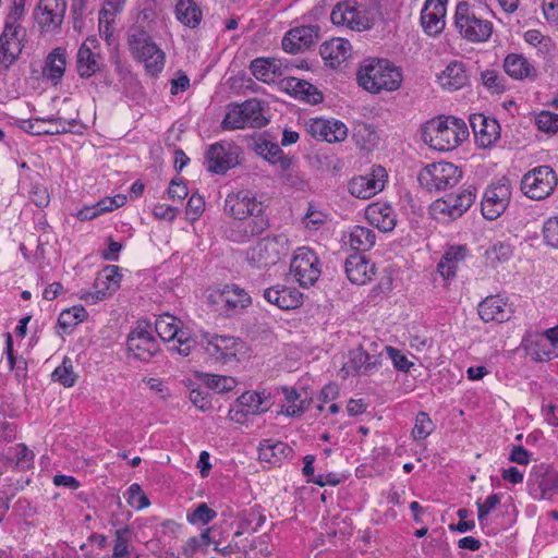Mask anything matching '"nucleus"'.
Returning <instances> with one entry per match:
<instances>
[{
  "mask_svg": "<svg viewBox=\"0 0 558 558\" xmlns=\"http://www.w3.org/2000/svg\"><path fill=\"white\" fill-rule=\"evenodd\" d=\"M263 298L282 311L294 310L303 302V295L293 287L276 284L264 289Z\"/></svg>",
  "mask_w": 558,
  "mask_h": 558,
  "instance_id": "obj_24",
  "label": "nucleus"
},
{
  "mask_svg": "<svg viewBox=\"0 0 558 558\" xmlns=\"http://www.w3.org/2000/svg\"><path fill=\"white\" fill-rule=\"evenodd\" d=\"M330 20L335 25L363 32L373 27L375 16L371 10L357 5L354 1H343L332 9Z\"/></svg>",
  "mask_w": 558,
  "mask_h": 558,
  "instance_id": "obj_10",
  "label": "nucleus"
},
{
  "mask_svg": "<svg viewBox=\"0 0 558 558\" xmlns=\"http://www.w3.org/2000/svg\"><path fill=\"white\" fill-rule=\"evenodd\" d=\"M381 365L380 354H369L361 347L353 349L349 353V361L343 366L347 374L368 375Z\"/></svg>",
  "mask_w": 558,
  "mask_h": 558,
  "instance_id": "obj_27",
  "label": "nucleus"
},
{
  "mask_svg": "<svg viewBox=\"0 0 558 558\" xmlns=\"http://www.w3.org/2000/svg\"><path fill=\"white\" fill-rule=\"evenodd\" d=\"M475 198L476 189L470 185L458 193L434 201L429 206V213L437 220H456L472 206Z\"/></svg>",
  "mask_w": 558,
  "mask_h": 558,
  "instance_id": "obj_7",
  "label": "nucleus"
},
{
  "mask_svg": "<svg viewBox=\"0 0 558 558\" xmlns=\"http://www.w3.org/2000/svg\"><path fill=\"white\" fill-rule=\"evenodd\" d=\"M367 221L383 232L392 231L396 227V215L391 206L375 203L365 210Z\"/></svg>",
  "mask_w": 558,
  "mask_h": 558,
  "instance_id": "obj_34",
  "label": "nucleus"
},
{
  "mask_svg": "<svg viewBox=\"0 0 558 558\" xmlns=\"http://www.w3.org/2000/svg\"><path fill=\"white\" fill-rule=\"evenodd\" d=\"M126 500L136 510H142L149 506V500L138 484H132L129 487Z\"/></svg>",
  "mask_w": 558,
  "mask_h": 558,
  "instance_id": "obj_54",
  "label": "nucleus"
},
{
  "mask_svg": "<svg viewBox=\"0 0 558 558\" xmlns=\"http://www.w3.org/2000/svg\"><path fill=\"white\" fill-rule=\"evenodd\" d=\"M175 15L178 21L191 28L197 27L202 21V11L193 0H179Z\"/></svg>",
  "mask_w": 558,
  "mask_h": 558,
  "instance_id": "obj_41",
  "label": "nucleus"
},
{
  "mask_svg": "<svg viewBox=\"0 0 558 558\" xmlns=\"http://www.w3.org/2000/svg\"><path fill=\"white\" fill-rule=\"evenodd\" d=\"M527 487L533 499L551 500L558 495V471L544 464L533 466Z\"/></svg>",
  "mask_w": 558,
  "mask_h": 558,
  "instance_id": "obj_12",
  "label": "nucleus"
},
{
  "mask_svg": "<svg viewBox=\"0 0 558 558\" xmlns=\"http://www.w3.org/2000/svg\"><path fill=\"white\" fill-rule=\"evenodd\" d=\"M307 132L318 141L328 143L342 142L348 136V128L338 120L312 119Z\"/></svg>",
  "mask_w": 558,
  "mask_h": 558,
  "instance_id": "obj_23",
  "label": "nucleus"
},
{
  "mask_svg": "<svg viewBox=\"0 0 558 558\" xmlns=\"http://www.w3.org/2000/svg\"><path fill=\"white\" fill-rule=\"evenodd\" d=\"M558 178L549 166H538L527 171L521 180L522 193L531 199H545L557 186Z\"/></svg>",
  "mask_w": 558,
  "mask_h": 558,
  "instance_id": "obj_9",
  "label": "nucleus"
},
{
  "mask_svg": "<svg viewBox=\"0 0 558 558\" xmlns=\"http://www.w3.org/2000/svg\"><path fill=\"white\" fill-rule=\"evenodd\" d=\"M345 274L348 279L354 284H366L375 275V264L371 263L365 256L353 254L345 260Z\"/></svg>",
  "mask_w": 558,
  "mask_h": 558,
  "instance_id": "obj_31",
  "label": "nucleus"
},
{
  "mask_svg": "<svg viewBox=\"0 0 558 558\" xmlns=\"http://www.w3.org/2000/svg\"><path fill=\"white\" fill-rule=\"evenodd\" d=\"M240 147L228 142L210 145L205 154V166L209 172L223 174L239 163Z\"/></svg>",
  "mask_w": 558,
  "mask_h": 558,
  "instance_id": "obj_14",
  "label": "nucleus"
},
{
  "mask_svg": "<svg viewBox=\"0 0 558 558\" xmlns=\"http://www.w3.org/2000/svg\"><path fill=\"white\" fill-rule=\"evenodd\" d=\"M438 81L442 88L454 92L469 84V75L462 62L452 61L438 76Z\"/></svg>",
  "mask_w": 558,
  "mask_h": 558,
  "instance_id": "obj_36",
  "label": "nucleus"
},
{
  "mask_svg": "<svg viewBox=\"0 0 558 558\" xmlns=\"http://www.w3.org/2000/svg\"><path fill=\"white\" fill-rule=\"evenodd\" d=\"M292 454V448L283 441L264 439L258 446L259 460L272 465H280L282 461L290 459Z\"/></svg>",
  "mask_w": 558,
  "mask_h": 558,
  "instance_id": "obj_35",
  "label": "nucleus"
},
{
  "mask_svg": "<svg viewBox=\"0 0 558 558\" xmlns=\"http://www.w3.org/2000/svg\"><path fill=\"white\" fill-rule=\"evenodd\" d=\"M206 385L208 388L221 393L232 390L236 386V380L230 376L207 374Z\"/></svg>",
  "mask_w": 558,
  "mask_h": 558,
  "instance_id": "obj_50",
  "label": "nucleus"
},
{
  "mask_svg": "<svg viewBox=\"0 0 558 558\" xmlns=\"http://www.w3.org/2000/svg\"><path fill=\"white\" fill-rule=\"evenodd\" d=\"M434 424L425 412H418L415 418V425L412 435L415 439H425L433 432Z\"/></svg>",
  "mask_w": 558,
  "mask_h": 558,
  "instance_id": "obj_52",
  "label": "nucleus"
},
{
  "mask_svg": "<svg viewBox=\"0 0 558 558\" xmlns=\"http://www.w3.org/2000/svg\"><path fill=\"white\" fill-rule=\"evenodd\" d=\"M65 12V0H40L35 11V20L44 32H53L61 26Z\"/></svg>",
  "mask_w": 558,
  "mask_h": 558,
  "instance_id": "obj_20",
  "label": "nucleus"
},
{
  "mask_svg": "<svg viewBox=\"0 0 558 558\" xmlns=\"http://www.w3.org/2000/svg\"><path fill=\"white\" fill-rule=\"evenodd\" d=\"M290 272L301 287H312L322 274L318 256L310 247H299L291 260Z\"/></svg>",
  "mask_w": 558,
  "mask_h": 558,
  "instance_id": "obj_11",
  "label": "nucleus"
},
{
  "mask_svg": "<svg viewBox=\"0 0 558 558\" xmlns=\"http://www.w3.org/2000/svg\"><path fill=\"white\" fill-rule=\"evenodd\" d=\"M260 507L255 506L251 508L250 511L242 514V526L246 527L251 525L253 522L255 523V526L253 527L254 531L257 530V527L262 526L265 522V517L259 511Z\"/></svg>",
  "mask_w": 558,
  "mask_h": 558,
  "instance_id": "obj_63",
  "label": "nucleus"
},
{
  "mask_svg": "<svg viewBox=\"0 0 558 558\" xmlns=\"http://www.w3.org/2000/svg\"><path fill=\"white\" fill-rule=\"evenodd\" d=\"M319 52L326 64L338 68L351 53V44L343 38H332L320 45Z\"/></svg>",
  "mask_w": 558,
  "mask_h": 558,
  "instance_id": "obj_32",
  "label": "nucleus"
},
{
  "mask_svg": "<svg viewBox=\"0 0 558 558\" xmlns=\"http://www.w3.org/2000/svg\"><path fill=\"white\" fill-rule=\"evenodd\" d=\"M170 350L177 351L180 355L187 356L191 354L196 342L190 337L189 332L178 326V333L175 335L174 341H170Z\"/></svg>",
  "mask_w": 558,
  "mask_h": 558,
  "instance_id": "obj_49",
  "label": "nucleus"
},
{
  "mask_svg": "<svg viewBox=\"0 0 558 558\" xmlns=\"http://www.w3.org/2000/svg\"><path fill=\"white\" fill-rule=\"evenodd\" d=\"M510 198L511 187L507 181L489 185L481 203L483 217L487 220L500 217L507 209Z\"/></svg>",
  "mask_w": 558,
  "mask_h": 558,
  "instance_id": "obj_15",
  "label": "nucleus"
},
{
  "mask_svg": "<svg viewBox=\"0 0 558 558\" xmlns=\"http://www.w3.org/2000/svg\"><path fill=\"white\" fill-rule=\"evenodd\" d=\"M317 27L313 25L295 27L282 39V48L289 53H299L310 48L317 39Z\"/></svg>",
  "mask_w": 558,
  "mask_h": 558,
  "instance_id": "obj_28",
  "label": "nucleus"
},
{
  "mask_svg": "<svg viewBox=\"0 0 558 558\" xmlns=\"http://www.w3.org/2000/svg\"><path fill=\"white\" fill-rule=\"evenodd\" d=\"M267 124L263 114L262 104L256 98L245 100L243 104L230 105L221 126L225 130L244 128H262Z\"/></svg>",
  "mask_w": 558,
  "mask_h": 558,
  "instance_id": "obj_8",
  "label": "nucleus"
},
{
  "mask_svg": "<svg viewBox=\"0 0 558 558\" xmlns=\"http://www.w3.org/2000/svg\"><path fill=\"white\" fill-rule=\"evenodd\" d=\"M52 379L60 383L64 387H72L77 375L73 371L72 361L70 357H64L62 364L52 372Z\"/></svg>",
  "mask_w": 558,
  "mask_h": 558,
  "instance_id": "obj_47",
  "label": "nucleus"
},
{
  "mask_svg": "<svg viewBox=\"0 0 558 558\" xmlns=\"http://www.w3.org/2000/svg\"><path fill=\"white\" fill-rule=\"evenodd\" d=\"M31 201L38 207H47L50 203V195L47 187L40 184H33L29 191Z\"/></svg>",
  "mask_w": 558,
  "mask_h": 558,
  "instance_id": "obj_59",
  "label": "nucleus"
},
{
  "mask_svg": "<svg viewBox=\"0 0 558 558\" xmlns=\"http://www.w3.org/2000/svg\"><path fill=\"white\" fill-rule=\"evenodd\" d=\"M255 149L258 155L269 162L274 165L278 163L282 171H287L292 163V159L283 155L278 144L263 141L262 143L256 144Z\"/></svg>",
  "mask_w": 558,
  "mask_h": 558,
  "instance_id": "obj_40",
  "label": "nucleus"
},
{
  "mask_svg": "<svg viewBox=\"0 0 558 558\" xmlns=\"http://www.w3.org/2000/svg\"><path fill=\"white\" fill-rule=\"evenodd\" d=\"M121 277L118 266H107L96 278L97 290L94 298L104 300L108 294L114 292L120 287Z\"/></svg>",
  "mask_w": 558,
  "mask_h": 558,
  "instance_id": "obj_39",
  "label": "nucleus"
},
{
  "mask_svg": "<svg viewBox=\"0 0 558 558\" xmlns=\"http://www.w3.org/2000/svg\"><path fill=\"white\" fill-rule=\"evenodd\" d=\"M78 125L77 118L65 119L62 117L36 118L23 121V130L32 135H57L75 132Z\"/></svg>",
  "mask_w": 558,
  "mask_h": 558,
  "instance_id": "obj_17",
  "label": "nucleus"
},
{
  "mask_svg": "<svg viewBox=\"0 0 558 558\" xmlns=\"http://www.w3.org/2000/svg\"><path fill=\"white\" fill-rule=\"evenodd\" d=\"M487 255L492 260L505 262L512 255V248L507 243L498 242L487 251Z\"/></svg>",
  "mask_w": 558,
  "mask_h": 558,
  "instance_id": "obj_60",
  "label": "nucleus"
},
{
  "mask_svg": "<svg viewBox=\"0 0 558 558\" xmlns=\"http://www.w3.org/2000/svg\"><path fill=\"white\" fill-rule=\"evenodd\" d=\"M65 65V50L56 48L47 57L44 75L58 83L64 74Z\"/></svg>",
  "mask_w": 558,
  "mask_h": 558,
  "instance_id": "obj_43",
  "label": "nucleus"
},
{
  "mask_svg": "<svg viewBox=\"0 0 558 558\" xmlns=\"http://www.w3.org/2000/svg\"><path fill=\"white\" fill-rule=\"evenodd\" d=\"M216 515L217 513L215 510L209 508L207 504L202 502L196 507L195 510H193L191 513H187V521L191 524H207L214 520Z\"/></svg>",
  "mask_w": 558,
  "mask_h": 558,
  "instance_id": "obj_53",
  "label": "nucleus"
},
{
  "mask_svg": "<svg viewBox=\"0 0 558 558\" xmlns=\"http://www.w3.org/2000/svg\"><path fill=\"white\" fill-rule=\"evenodd\" d=\"M129 533V529L118 530L116 532V541L113 547V557L122 558L129 555L128 541L124 538V534Z\"/></svg>",
  "mask_w": 558,
  "mask_h": 558,
  "instance_id": "obj_64",
  "label": "nucleus"
},
{
  "mask_svg": "<svg viewBox=\"0 0 558 558\" xmlns=\"http://www.w3.org/2000/svg\"><path fill=\"white\" fill-rule=\"evenodd\" d=\"M87 316V312L83 306H73L63 311L58 318V324L62 329L76 326L82 323Z\"/></svg>",
  "mask_w": 558,
  "mask_h": 558,
  "instance_id": "obj_48",
  "label": "nucleus"
},
{
  "mask_svg": "<svg viewBox=\"0 0 558 558\" xmlns=\"http://www.w3.org/2000/svg\"><path fill=\"white\" fill-rule=\"evenodd\" d=\"M126 202V196L122 194H118L113 197H105L100 199L96 205L98 207V213L104 214L107 211H111L116 208L122 207Z\"/></svg>",
  "mask_w": 558,
  "mask_h": 558,
  "instance_id": "obj_61",
  "label": "nucleus"
},
{
  "mask_svg": "<svg viewBox=\"0 0 558 558\" xmlns=\"http://www.w3.org/2000/svg\"><path fill=\"white\" fill-rule=\"evenodd\" d=\"M99 41L95 36L87 37L76 54V70L82 78H89L102 68V58L98 51Z\"/></svg>",
  "mask_w": 558,
  "mask_h": 558,
  "instance_id": "obj_18",
  "label": "nucleus"
},
{
  "mask_svg": "<svg viewBox=\"0 0 558 558\" xmlns=\"http://www.w3.org/2000/svg\"><path fill=\"white\" fill-rule=\"evenodd\" d=\"M535 124L539 131L555 134L558 132V114L543 110L536 116Z\"/></svg>",
  "mask_w": 558,
  "mask_h": 558,
  "instance_id": "obj_51",
  "label": "nucleus"
},
{
  "mask_svg": "<svg viewBox=\"0 0 558 558\" xmlns=\"http://www.w3.org/2000/svg\"><path fill=\"white\" fill-rule=\"evenodd\" d=\"M401 70L387 59H368L357 71L359 85L372 94L395 92L400 88Z\"/></svg>",
  "mask_w": 558,
  "mask_h": 558,
  "instance_id": "obj_2",
  "label": "nucleus"
},
{
  "mask_svg": "<svg viewBox=\"0 0 558 558\" xmlns=\"http://www.w3.org/2000/svg\"><path fill=\"white\" fill-rule=\"evenodd\" d=\"M512 308L499 295H490L478 304V315L485 322L504 323L511 318Z\"/></svg>",
  "mask_w": 558,
  "mask_h": 558,
  "instance_id": "obj_29",
  "label": "nucleus"
},
{
  "mask_svg": "<svg viewBox=\"0 0 558 558\" xmlns=\"http://www.w3.org/2000/svg\"><path fill=\"white\" fill-rule=\"evenodd\" d=\"M204 339H206L204 345L206 353L223 364L238 362V355L246 349L245 342L233 336L213 335L208 337L206 333Z\"/></svg>",
  "mask_w": 558,
  "mask_h": 558,
  "instance_id": "obj_13",
  "label": "nucleus"
},
{
  "mask_svg": "<svg viewBox=\"0 0 558 558\" xmlns=\"http://www.w3.org/2000/svg\"><path fill=\"white\" fill-rule=\"evenodd\" d=\"M453 24L459 35L473 44L487 41L494 29L493 23L482 16L480 8L468 1L457 3Z\"/></svg>",
  "mask_w": 558,
  "mask_h": 558,
  "instance_id": "obj_4",
  "label": "nucleus"
},
{
  "mask_svg": "<svg viewBox=\"0 0 558 558\" xmlns=\"http://www.w3.org/2000/svg\"><path fill=\"white\" fill-rule=\"evenodd\" d=\"M280 246L277 238H264L247 251V260L257 268L275 265L280 259Z\"/></svg>",
  "mask_w": 558,
  "mask_h": 558,
  "instance_id": "obj_22",
  "label": "nucleus"
},
{
  "mask_svg": "<svg viewBox=\"0 0 558 558\" xmlns=\"http://www.w3.org/2000/svg\"><path fill=\"white\" fill-rule=\"evenodd\" d=\"M462 179V170L446 161L433 162L421 169L417 180L428 192H442L456 186Z\"/></svg>",
  "mask_w": 558,
  "mask_h": 558,
  "instance_id": "obj_6",
  "label": "nucleus"
},
{
  "mask_svg": "<svg viewBox=\"0 0 558 558\" xmlns=\"http://www.w3.org/2000/svg\"><path fill=\"white\" fill-rule=\"evenodd\" d=\"M210 298L214 299V303L219 306L221 313L228 317L250 306L252 303L248 293L236 284L226 286Z\"/></svg>",
  "mask_w": 558,
  "mask_h": 558,
  "instance_id": "obj_19",
  "label": "nucleus"
},
{
  "mask_svg": "<svg viewBox=\"0 0 558 558\" xmlns=\"http://www.w3.org/2000/svg\"><path fill=\"white\" fill-rule=\"evenodd\" d=\"M282 85L291 96L308 104L315 105L323 100V96L317 88L306 81L288 77L282 81Z\"/></svg>",
  "mask_w": 558,
  "mask_h": 558,
  "instance_id": "obj_38",
  "label": "nucleus"
},
{
  "mask_svg": "<svg viewBox=\"0 0 558 558\" xmlns=\"http://www.w3.org/2000/svg\"><path fill=\"white\" fill-rule=\"evenodd\" d=\"M236 400L238 403L245 409V412L251 413L252 415L262 414L270 408L269 398L257 391H246Z\"/></svg>",
  "mask_w": 558,
  "mask_h": 558,
  "instance_id": "obj_42",
  "label": "nucleus"
},
{
  "mask_svg": "<svg viewBox=\"0 0 558 558\" xmlns=\"http://www.w3.org/2000/svg\"><path fill=\"white\" fill-rule=\"evenodd\" d=\"M225 213L236 220L250 219L244 229L250 236L260 234L269 226L264 204L248 190L229 193L225 199Z\"/></svg>",
  "mask_w": 558,
  "mask_h": 558,
  "instance_id": "obj_1",
  "label": "nucleus"
},
{
  "mask_svg": "<svg viewBox=\"0 0 558 558\" xmlns=\"http://www.w3.org/2000/svg\"><path fill=\"white\" fill-rule=\"evenodd\" d=\"M132 56L144 63L146 72L157 76L165 68L166 54L142 27H132L128 34Z\"/></svg>",
  "mask_w": 558,
  "mask_h": 558,
  "instance_id": "obj_5",
  "label": "nucleus"
},
{
  "mask_svg": "<svg viewBox=\"0 0 558 558\" xmlns=\"http://www.w3.org/2000/svg\"><path fill=\"white\" fill-rule=\"evenodd\" d=\"M446 8L440 1H425L421 11V25L429 36H436L445 28Z\"/></svg>",
  "mask_w": 558,
  "mask_h": 558,
  "instance_id": "obj_30",
  "label": "nucleus"
},
{
  "mask_svg": "<svg viewBox=\"0 0 558 558\" xmlns=\"http://www.w3.org/2000/svg\"><path fill=\"white\" fill-rule=\"evenodd\" d=\"M205 202L198 194H193L187 201L186 215L192 220H196L204 211Z\"/></svg>",
  "mask_w": 558,
  "mask_h": 558,
  "instance_id": "obj_62",
  "label": "nucleus"
},
{
  "mask_svg": "<svg viewBox=\"0 0 558 558\" xmlns=\"http://www.w3.org/2000/svg\"><path fill=\"white\" fill-rule=\"evenodd\" d=\"M385 350L392 361L393 366L401 372H409L410 367L413 366V363L408 360V357L400 352V350L393 347H385Z\"/></svg>",
  "mask_w": 558,
  "mask_h": 558,
  "instance_id": "obj_56",
  "label": "nucleus"
},
{
  "mask_svg": "<svg viewBox=\"0 0 558 558\" xmlns=\"http://www.w3.org/2000/svg\"><path fill=\"white\" fill-rule=\"evenodd\" d=\"M252 74L264 83H275L282 75V63L276 58H257L251 62Z\"/></svg>",
  "mask_w": 558,
  "mask_h": 558,
  "instance_id": "obj_37",
  "label": "nucleus"
},
{
  "mask_svg": "<svg viewBox=\"0 0 558 558\" xmlns=\"http://www.w3.org/2000/svg\"><path fill=\"white\" fill-rule=\"evenodd\" d=\"M469 136L465 122L454 117L429 120L422 130V138L432 148L447 151L456 148Z\"/></svg>",
  "mask_w": 558,
  "mask_h": 558,
  "instance_id": "obj_3",
  "label": "nucleus"
},
{
  "mask_svg": "<svg viewBox=\"0 0 558 558\" xmlns=\"http://www.w3.org/2000/svg\"><path fill=\"white\" fill-rule=\"evenodd\" d=\"M181 322L169 313L159 315L155 322V330L163 341H174Z\"/></svg>",
  "mask_w": 558,
  "mask_h": 558,
  "instance_id": "obj_45",
  "label": "nucleus"
},
{
  "mask_svg": "<svg viewBox=\"0 0 558 558\" xmlns=\"http://www.w3.org/2000/svg\"><path fill=\"white\" fill-rule=\"evenodd\" d=\"M375 240L374 231L366 227L354 226L349 233V244L352 250L357 252L371 250L375 244Z\"/></svg>",
  "mask_w": 558,
  "mask_h": 558,
  "instance_id": "obj_44",
  "label": "nucleus"
},
{
  "mask_svg": "<svg viewBox=\"0 0 558 558\" xmlns=\"http://www.w3.org/2000/svg\"><path fill=\"white\" fill-rule=\"evenodd\" d=\"M25 29L19 23L5 20L4 29L0 35V63L9 68L21 54Z\"/></svg>",
  "mask_w": 558,
  "mask_h": 558,
  "instance_id": "obj_16",
  "label": "nucleus"
},
{
  "mask_svg": "<svg viewBox=\"0 0 558 558\" xmlns=\"http://www.w3.org/2000/svg\"><path fill=\"white\" fill-rule=\"evenodd\" d=\"M543 234L545 242L555 247L558 248V216L554 218H549L543 228Z\"/></svg>",
  "mask_w": 558,
  "mask_h": 558,
  "instance_id": "obj_58",
  "label": "nucleus"
},
{
  "mask_svg": "<svg viewBox=\"0 0 558 558\" xmlns=\"http://www.w3.org/2000/svg\"><path fill=\"white\" fill-rule=\"evenodd\" d=\"M500 496L498 494L489 495L484 502L477 501V518L482 523L487 515L500 504Z\"/></svg>",
  "mask_w": 558,
  "mask_h": 558,
  "instance_id": "obj_57",
  "label": "nucleus"
},
{
  "mask_svg": "<svg viewBox=\"0 0 558 558\" xmlns=\"http://www.w3.org/2000/svg\"><path fill=\"white\" fill-rule=\"evenodd\" d=\"M506 73L514 80L534 81L537 75V69L521 53H509L504 60Z\"/></svg>",
  "mask_w": 558,
  "mask_h": 558,
  "instance_id": "obj_33",
  "label": "nucleus"
},
{
  "mask_svg": "<svg viewBox=\"0 0 558 558\" xmlns=\"http://www.w3.org/2000/svg\"><path fill=\"white\" fill-rule=\"evenodd\" d=\"M128 350L140 361L148 362L158 351L154 336L144 327L137 326L128 337Z\"/></svg>",
  "mask_w": 558,
  "mask_h": 558,
  "instance_id": "obj_21",
  "label": "nucleus"
},
{
  "mask_svg": "<svg viewBox=\"0 0 558 558\" xmlns=\"http://www.w3.org/2000/svg\"><path fill=\"white\" fill-rule=\"evenodd\" d=\"M328 220V215L318 209L315 205L310 204L302 219L304 228L308 231L319 230Z\"/></svg>",
  "mask_w": 558,
  "mask_h": 558,
  "instance_id": "obj_46",
  "label": "nucleus"
},
{
  "mask_svg": "<svg viewBox=\"0 0 558 558\" xmlns=\"http://www.w3.org/2000/svg\"><path fill=\"white\" fill-rule=\"evenodd\" d=\"M482 82L494 93H502L505 89L504 78L495 70L482 72Z\"/></svg>",
  "mask_w": 558,
  "mask_h": 558,
  "instance_id": "obj_55",
  "label": "nucleus"
},
{
  "mask_svg": "<svg viewBox=\"0 0 558 558\" xmlns=\"http://www.w3.org/2000/svg\"><path fill=\"white\" fill-rule=\"evenodd\" d=\"M385 169L378 167L372 174L359 175L349 182L350 193L361 199H367L384 189Z\"/></svg>",
  "mask_w": 558,
  "mask_h": 558,
  "instance_id": "obj_26",
  "label": "nucleus"
},
{
  "mask_svg": "<svg viewBox=\"0 0 558 558\" xmlns=\"http://www.w3.org/2000/svg\"><path fill=\"white\" fill-rule=\"evenodd\" d=\"M470 124L477 144L483 148L494 145L500 137V125L496 119L475 113L470 117Z\"/></svg>",
  "mask_w": 558,
  "mask_h": 558,
  "instance_id": "obj_25",
  "label": "nucleus"
}]
</instances>
